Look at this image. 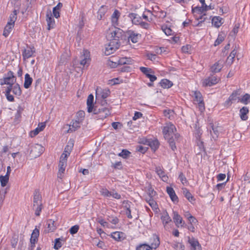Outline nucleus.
Segmentation results:
<instances>
[{"mask_svg":"<svg viewBox=\"0 0 250 250\" xmlns=\"http://www.w3.org/2000/svg\"><path fill=\"white\" fill-rule=\"evenodd\" d=\"M46 21L47 23V29L50 30L54 28L55 25V20L52 17V14L51 12L46 14Z\"/></svg>","mask_w":250,"mask_h":250,"instance_id":"a211bd4d","label":"nucleus"},{"mask_svg":"<svg viewBox=\"0 0 250 250\" xmlns=\"http://www.w3.org/2000/svg\"><path fill=\"white\" fill-rule=\"evenodd\" d=\"M160 84L164 88H169L173 85V83L167 79H163L161 81Z\"/></svg>","mask_w":250,"mask_h":250,"instance_id":"72a5a7b5","label":"nucleus"},{"mask_svg":"<svg viewBox=\"0 0 250 250\" xmlns=\"http://www.w3.org/2000/svg\"><path fill=\"white\" fill-rule=\"evenodd\" d=\"M240 102L247 104L250 102V95L249 94H245L242 97H240Z\"/></svg>","mask_w":250,"mask_h":250,"instance_id":"a18cd8bd","label":"nucleus"},{"mask_svg":"<svg viewBox=\"0 0 250 250\" xmlns=\"http://www.w3.org/2000/svg\"><path fill=\"white\" fill-rule=\"evenodd\" d=\"M236 50L235 49H234L230 53L229 56L228 57L227 59V62L229 64H231L233 62L234 58L236 54Z\"/></svg>","mask_w":250,"mask_h":250,"instance_id":"c03bdc74","label":"nucleus"},{"mask_svg":"<svg viewBox=\"0 0 250 250\" xmlns=\"http://www.w3.org/2000/svg\"><path fill=\"white\" fill-rule=\"evenodd\" d=\"M101 194L106 197H109L111 196L112 191H109L105 188H103L101 191Z\"/></svg>","mask_w":250,"mask_h":250,"instance_id":"5fc2aeb1","label":"nucleus"},{"mask_svg":"<svg viewBox=\"0 0 250 250\" xmlns=\"http://www.w3.org/2000/svg\"><path fill=\"white\" fill-rule=\"evenodd\" d=\"M194 101L197 104L200 111H202L205 109V105L201 93L199 91L194 92Z\"/></svg>","mask_w":250,"mask_h":250,"instance_id":"423d86ee","label":"nucleus"},{"mask_svg":"<svg viewBox=\"0 0 250 250\" xmlns=\"http://www.w3.org/2000/svg\"><path fill=\"white\" fill-rule=\"evenodd\" d=\"M188 242L190 244L191 250H197L201 249V246L198 241L194 237H188Z\"/></svg>","mask_w":250,"mask_h":250,"instance_id":"ddd939ff","label":"nucleus"},{"mask_svg":"<svg viewBox=\"0 0 250 250\" xmlns=\"http://www.w3.org/2000/svg\"><path fill=\"white\" fill-rule=\"evenodd\" d=\"M62 246V243L61 242V239L57 238L55 239V243L54 246V248L56 250H59Z\"/></svg>","mask_w":250,"mask_h":250,"instance_id":"13d9d810","label":"nucleus"},{"mask_svg":"<svg viewBox=\"0 0 250 250\" xmlns=\"http://www.w3.org/2000/svg\"><path fill=\"white\" fill-rule=\"evenodd\" d=\"M62 7V3L61 2H59L58 4L53 8V14L56 18H58L60 17V11Z\"/></svg>","mask_w":250,"mask_h":250,"instance_id":"c85d7f7f","label":"nucleus"},{"mask_svg":"<svg viewBox=\"0 0 250 250\" xmlns=\"http://www.w3.org/2000/svg\"><path fill=\"white\" fill-rule=\"evenodd\" d=\"M190 48L191 46L190 45H186L182 47V51L184 53H188L190 50Z\"/></svg>","mask_w":250,"mask_h":250,"instance_id":"774afa93","label":"nucleus"},{"mask_svg":"<svg viewBox=\"0 0 250 250\" xmlns=\"http://www.w3.org/2000/svg\"><path fill=\"white\" fill-rule=\"evenodd\" d=\"M179 179L183 184H184L187 182V179L182 172L180 173L179 175Z\"/></svg>","mask_w":250,"mask_h":250,"instance_id":"69168bd1","label":"nucleus"},{"mask_svg":"<svg viewBox=\"0 0 250 250\" xmlns=\"http://www.w3.org/2000/svg\"><path fill=\"white\" fill-rule=\"evenodd\" d=\"M34 52L35 51H33L31 48H29V49H24L22 52L23 58L24 59H25L32 57Z\"/></svg>","mask_w":250,"mask_h":250,"instance_id":"37998d69","label":"nucleus"},{"mask_svg":"<svg viewBox=\"0 0 250 250\" xmlns=\"http://www.w3.org/2000/svg\"><path fill=\"white\" fill-rule=\"evenodd\" d=\"M210 126L212 128V131H210V134L212 136V137L215 140L218 138L219 135V131L218 130V127H215L213 126L212 124H210Z\"/></svg>","mask_w":250,"mask_h":250,"instance_id":"ea45409f","label":"nucleus"},{"mask_svg":"<svg viewBox=\"0 0 250 250\" xmlns=\"http://www.w3.org/2000/svg\"><path fill=\"white\" fill-rule=\"evenodd\" d=\"M123 36L124 32L122 29L115 27L110 29V32L107 35L109 42L105 47V53L106 55L113 53L119 48L121 45L120 40L123 39Z\"/></svg>","mask_w":250,"mask_h":250,"instance_id":"f257e3e1","label":"nucleus"},{"mask_svg":"<svg viewBox=\"0 0 250 250\" xmlns=\"http://www.w3.org/2000/svg\"><path fill=\"white\" fill-rule=\"evenodd\" d=\"M173 247L177 250H184L185 246L180 243H176L174 244Z\"/></svg>","mask_w":250,"mask_h":250,"instance_id":"680f3d73","label":"nucleus"},{"mask_svg":"<svg viewBox=\"0 0 250 250\" xmlns=\"http://www.w3.org/2000/svg\"><path fill=\"white\" fill-rule=\"evenodd\" d=\"M241 90L239 89L233 91L228 99L225 102V105L229 107L236 102H240Z\"/></svg>","mask_w":250,"mask_h":250,"instance_id":"7ed1b4c3","label":"nucleus"},{"mask_svg":"<svg viewBox=\"0 0 250 250\" xmlns=\"http://www.w3.org/2000/svg\"><path fill=\"white\" fill-rule=\"evenodd\" d=\"M68 145H67L65 146L63 153L61 156L60 160V162H63L64 161L65 163H66L67 157L70 155V150L69 151L66 150V149L68 148Z\"/></svg>","mask_w":250,"mask_h":250,"instance_id":"4c0bfd02","label":"nucleus"},{"mask_svg":"<svg viewBox=\"0 0 250 250\" xmlns=\"http://www.w3.org/2000/svg\"><path fill=\"white\" fill-rule=\"evenodd\" d=\"M144 144H146L150 146L152 150L155 151L159 147V143L157 140H146V143Z\"/></svg>","mask_w":250,"mask_h":250,"instance_id":"5701e85b","label":"nucleus"},{"mask_svg":"<svg viewBox=\"0 0 250 250\" xmlns=\"http://www.w3.org/2000/svg\"><path fill=\"white\" fill-rule=\"evenodd\" d=\"M176 131V127L171 123H167L166 125L164 127L163 129L164 137L166 139H168L173 136V134Z\"/></svg>","mask_w":250,"mask_h":250,"instance_id":"39448f33","label":"nucleus"},{"mask_svg":"<svg viewBox=\"0 0 250 250\" xmlns=\"http://www.w3.org/2000/svg\"><path fill=\"white\" fill-rule=\"evenodd\" d=\"M223 19L219 16H215L212 19V23L216 27L218 28L223 24Z\"/></svg>","mask_w":250,"mask_h":250,"instance_id":"cd10ccee","label":"nucleus"},{"mask_svg":"<svg viewBox=\"0 0 250 250\" xmlns=\"http://www.w3.org/2000/svg\"><path fill=\"white\" fill-rule=\"evenodd\" d=\"M225 39V35L224 34H219L218 36L217 39L214 42V45L216 46L223 42Z\"/></svg>","mask_w":250,"mask_h":250,"instance_id":"de8ad7c7","label":"nucleus"},{"mask_svg":"<svg viewBox=\"0 0 250 250\" xmlns=\"http://www.w3.org/2000/svg\"><path fill=\"white\" fill-rule=\"evenodd\" d=\"M55 222L51 219L48 220L46 222V226H47V232L54 231L56 227L54 225Z\"/></svg>","mask_w":250,"mask_h":250,"instance_id":"f704fd0d","label":"nucleus"},{"mask_svg":"<svg viewBox=\"0 0 250 250\" xmlns=\"http://www.w3.org/2000/svg\"><path fill=\"white\" fill-rule=\"evenodd\" d=\"M39 234V230L36 228L33 231L32 233L31 234V236L30 238L31 244H35L37 242Z\"/></svg>","mask_w":250,"mask_h":250,"instance_id":"393cba45","label":"nucleus"},{"mask_svg":"<svg viewBox=\"0 0 250 250\" xmlns=\"http://www.w3.org/2000/svg\"><path fill=\"white\" fill-rule=\"evenodd\" d=\"M81 60L80 62V63L81 65H83V66L87 64V63H89L90 62V54L89 52L87 50H83V54L81 56Z\"/></svg>","mask_w":250,"mask_h":250,"instance_id":"9d476101","label":"nucleus"},{"mask_svg":"<svg viewBox=\"0 0 250 250\" xmlns=\"http://www.w3.org/2000/svg\"><path fill=\"white\" fill-rule=\"evenodd\" d=\"M79 229V226L75 225L70 229L69 232L71 234H74L78 231Z\"/></svg>","mask_w":250,"mask_h":250,"instance_id":"e2e57ef3","label":"nucleus"},{"mask_svg":"<svg viewBox=\"0 0 250 250\" xmlns=\"http://www.w3.org/2000/svg\"><path fill=\"white\" fill-rule=\"evenodd\" d=\"M82 119H79L78 120L73 121L71 122L69 125V128L67 131L68 133L72 132L75 131L77 129L80 127Z\"/></svg>","mask_w":250,"mask_h":250,"instance_id":"2eb2a0df","label":"nucleus"},{"mask_svg":"<svg viewBox=\"0 0 250 250\" xmlns=\"http://www.w3.org/2000/svg\"><path fill=\"white\" fill-rule=\"evenodd\" d=\"M146 201L149 204L152 208H156L157 204L156 202L153 199V198H146Z\"/></svg>","mask_w":250,"mask_h":250,"instance_id":"4d7b16f0","label":"nucleus"},{"mask_svg":"<svg viewBox=\"0 0 250 250\" xmlns=\"http://www.w3.org/2000/svg\"><path fill=\"white\" fill-rule=\"evenodd\" d=\"M9 177L7 175H5V176H2L1 175L0 176V183H1V186L2 187H5L8 182V180H9Z\"/></svg>","mask_w":250,"mask_h":250,"instance_id":"8fccbe9b","label":"nucleus"},{"mask_svg":"<svg viewBox=\"0 0 250 250\" xmlns=\"http://www.w3.org/2000/svg\"><path fill=\"white\" fill-rule=\"evenodd\" d=\"M110 93V91L108 89H102L101 88H97L96 92V99L98 100L100 98L103 100L106 99Z\"/></svg>","mask_w":250,"mask_h":250,"instance_id":"0eeeda50","label":"nucleus"},{"mask_svg":"<svg viewBox=\"0 0 250 250\" xmlns=\"http://www.w3.org/2000/svg\"><path fill=\"white\" fill-rule=\"evenodd\" d=\"M43 151V147L42 146L37 144L31 150V153L35 157L39 156Z\"/></svg>","mask_w":250,"mask_h":250,"instance_id":"dca6fc26","label":"nucleus"},{"mask_svg":"<svg viewBox=\"0 0 250 250\" xmlns=\"http://www.w3.org/2000/svg\"><path fill=\"white\" fill-rule=\"evenodd\" d=\"M125 208L126 209V214L128 218H132V216L131 214V210L129 205H125Z\"/></svg>","mask_w":250,"mask_h":250,"instance_id":"338daca9","label":"nucleus"},{"mask_svg":"<svg viewBox=\"0 0 250 250\" xmlns=\"http://www.w3.org/2000/svg\"><path fill=\"white\" fill-rule=\"evenodd\" d=\"M183 192L184 196L191 203H192L193 201H195V198L192 195L191 193L189 191L188 189L186 188H183Z\"/></svg>","mask_w":250,"mask_h":250,"instance_id":"2f4dec72","label":"nucleus"},{"mask_svg":"<svg viewBox=\"0 0 250 250\" xmlns=\"http://www.w3.org/2000/svg\"><path fill=\"white\" fill-rule=\"evenodd\" d=\"M147 149L148 147H144L142 146H138L136 147V150L143 154L145 153L147 151Z\"/></svg>","mask_w":250,"mask_h":250,"instance_id":"052dcab7","label":"nucleus"},{"mask_svg":"<svg viewBox=\"0 0 250 250\" xmlns=\"http://www.w3.org/2000/svg\"><path fill=\"white\" fill-rule=\"evenodd\" d=\"M160 244V241L159 236L155 234H153L149 239V244H148L149 247L151 248V250H155L159 247Z\"/></svg>","mask_w":250,"mask_h":250,"instance_id":"6e6552de","label":"nucleus"},{"mask_svg":"<svg viewBox=\"0 0 250 250\" xmlns=\"http://www.w3.org/2000/svg\"><path fill=\"white\" fill-rule=\"evenodd\" d=\"M120 13L117 10H115L111 16V21L114 25L118 24V19L120 17Z\"/></svg>","mask_w":250,"mask_h":250,"instance_id":"7c9ffc66","label":"nucleus"},{"mask_svg":"<svg viewBox=\"0 0 250 250\" xmlns=\"http://www.w3.org/2000/svg\"><path fill=\"white\" fill-rule=\"evenodd\" d=\"M128 17L131 19L133 24H140V23L142 22L141 17L138 15L137 14L133 13H130L128 15Z\"/></svg>","mask_w":250,"mask_h":250,"instance_id":"4be33fe9","label":"nucleus"},{"mask_svg":"<svg viewBox=\"0 0 250 250\" xmlns=\"http://www.w3.org/2000/svg\"><path fill=\"white\" fill-rule=\"evenodd\" d=\"M12 92L14 94L17 96H20L21 94V90L18 83H16L14 85H13Z\"/></svg>","mask_w":250,"mask_h":250,"instance_id":"79ce46f5","label":"nucleus"},{"mask_svg":"<svg viewBox=\"0 0 250 250\" xmlns=\"http://www.w3.org/2000/svg\"><path fill=\"white\" fill-rule=\"evenodd\" d=\"M219 79L216 76H211L204 81L203 85L205 86H211L217 83Z\"/></svg>","mask_w":250,"mask_h":250,"instance_id":"4468645a","label":"nucleus"},{"mask_svg":"<svg viewBox=\"0 0 250 250\" xmlns=\"http://www.w3.org/2000/svg\"><path fill=\"white\" fill-rule=\"evenodd\" d=\"M136 250H152L149 245L146 244H140L136 248Z\"/></svg>","mask_w":250,"mask_h":250,"instance_id":"603ef678","label":"nucleus"},{"mask_svg":"<svg viewBox=\"0 0 250 250\" xmlns=\"http://www.w3.org/2000/svg\"><path fill=\"white\" fill-rule=\"evenodd\" d=\"M106 11V8L104 6H102L99 9L98 12V19L99 20H101L103 16L104 15L105 12Z\"/></svg>","mask_w":250,"mask_h":250,"instance_id":"49530a36","label":"nucleus"},{"mask_svg":"<svg viewBox=\"0 0 250 250\" xmlns=\"http://www.w3.org/2000/svg\"><path fill=\"white\" fill-rule=\"evenodd\" d=\"M33 79L28 73L25 75V80L24 83V87L25 88H28L32 83Z\"/></svg>","mask_w":250,"mask_h":250,"instance_id":"473e14b6","label":"nucleus"},{"mask_svg":"<svg viewBox=\"0 0 250 250\" xmlns=\"http://www.w3.org/2000/svg\"><path fill=\"white\" fill-rule=\"evenodd\" d=\"M9 20H12V21L15 22L17 19V12L16 10H14L9 16Z\"/></svg>","mask_w":250,"mask_h":250,"instance_id":"bf43d9fd","label":"nucleus"},{"mask_svg":"<svg viewBox=\"0 0 250 250\" xmlns=\"http://www.w3.org/2000/svg\"><path fill=\"white\" fill-rule=\"evenodd\" d=\"M18 241V237L14 236L12 237L11 240V246L13 248H15L17 246Z\"/></svg>","mask_w":250,"mask_h":250,"instance_id":"0e129e2a","label":"nucleus"},{"mask_svg":"<svg viewBox=\"0 0 250 250\" xmlns=\"http://www.w3.org/2000/svg\"><path fill=\"white\" fill-rule=\"evenodd\" d=\"M161 219L165 227L171 221V219L167 212H166L162 215Z\"/></svg>","mask_w":250,"mask_h":250,"instance_id":"58836bf2","label":"nucleus"},{"mask_svg":"<svg viewBox=\"0 0 250 250\" xmlns=\"http://www.w3.org/2000/svg\"><path fill=\"white\" fill-rule=\"evenodd\" d=\"M155 171L163 181H167L168 177L165 175V172L163 168L160 167H157L155 168Z\"/></svg>","mask_w":250,"mask_h":250,"instance_id":"aec40b11","label":"nucleus"},{"mask_svg":"<svg viewBox=\"0 0 250 250\" xmlns=\"http://www.w3.org/2000/svg\"><path fill=\"white\" fill-rule=\"evenodd\" d=\"M94 96L92 94H90L87 99V111L89 113L92 112L94 109L93 105Z\"/></svg>","mask_w":250,"mask_h":250,"instance_id":"6ab92c4d","label":"nucleus"},{"mask_svg":"<svg viewBox=\"0 0 250 250\" xmlns=\"http://www.w3.org/2000/svg\"><path fill=\"white\" fill-rule=\"evenodd\" d=\"M249 109L246 106H244L240 110V118L243 121H246L248 117L247 116L248 113H249Z\"/></svg>","mask_w":250,"mask_h":250,"instance_id":"b1692460","label":"nucleus"},{"mask_svg":"<svg viewBox=\"0 0 250 250\" xmlns=\"http://www.w3.org/2000/svg\"><path fill=\"white\" fill-rule=\"evenodd\" d=\"M167 139L168 140V142L170 147H171V149L174 151L176 149V146H175L176 142L174 141L173 136H171V137Z\"/></svg>","mask_w":250,"mask_h":250,"instance_id":"09e8293b","label":"nucleus"},{"mask_svg":"<svg viewBox=\"0 0 250 250\" xmlns=\"http://www.w3.org/2000/svg\"><path fill=\"white\" fill-rule=\"evenodd\" d=\"M208 10V5L202 6L201 7L196 6L192 8V11L193 13H197L199 14H201L204 11Z\"/></svg>","mask_w":250,"mask_h":250,"instance_id":"c9c22d12","label":"nucleus"},{"mask_svg":"<svg viewBox=\"0 0 250 250\" xmlns=\"http://www.w3.org/2000/svg\"><path fill=\"white\" fill-rule=\"evenodd\" d=\"M164 116L169 119H171V117H173L174 112L172 110L166 109L163 111Z\"/></svg>","mask_w":250,"mask_h":250,"instance_id":"864d4df0","label":"nucleus"},{"mask_svg":"<svg viewBox=\"0 0 250 250\" xmlns=\"http://www.w3.org/2000/svg\"><path fill=\"white\" fill-rule=\"evenodd\" d=\"M124 233L122 232L115 231L111 233V237L117 241H121L124 239Z\"/></svg>","mask_w":250,"mask_h":250,"instance_id":"bb28decb","label":"nucleus"},{"mask_svg":"<svg viewBox=\"0 0 250 250\" xmlns=\"http://www.w3.org/2000/svg\"><path fill=\"white\" fill-rule=\"evenodd\" d=\"M66 166V163H65L64 161L63 162H59V172L58 173V177L60 178H62V174L64 173V171L65 169V167Z\"/></svg>","mask_w":250,"mask_h":250,"instance_id":"a878e982","label":"nucleus"},{"mask_svg":"<svg viewBox=\"0 0 250 250\" xmlns=\"http://www.w3.org/2000/svg\"><path fill=\"white\" fill-rule=\"evenodd\" d=\"M132 60L130 58H122L118 61V64L119 65H124L125 64H131Z\"/></svg>","mask_w":250,"mask_h":250,"instance_id":"a19ab883","label":"nucleus"},{"mask_svg":"<svg viewBox=\"0 0 250 250\" xmlns=\"http://www.w3.org/2000/svg\"><path fill=\"white\" fill-rule=\"evenodd\" d=\"M223 65L222 64V62H220V61H219L217 62H215L210 67V71L213 73H216L219 72L223 68Z\"/></svg>","mask_w":250,"mask_h":250,"instance_id":"412c9836","label":"nucleus"},{"mask_svg":"<svg viewBox=\"0 0 250 250\" xmlns=\"http://www.w3.org/2000/svg\"><path fill=\"white\" fill-rule=\"evenodd\" d=\"M167 194L169 195L171 200L173 202H178V198L177 196L176 195L174 190L173 188L171 187H167Z\"/></svg>","mask_w":250,"mask_h":250,"instance_id":"f3484780","label":"nucleus"},{"mask_svg":"<svg viewBox=\"0 0 250 250\" xmlns=\"http://www.w3.org/2000/svg\"><path fill=\"white\" fill-rule=\"evenodd\" d=\"M5 80L7 85H13L16 82V78L14 75V73L12 71H9L8 72L5 74L3 77Z\"/></svg>","mask_w":250,"mask_h":250,"instance_id":"9b49d317","label":"nucleus"},{"mask_svg":"<svg viewBox=\"0 0 250 250\" xmlns=\"http://www.w3.org/2000/svg\"><path fill=\"white\" fill-rule=\"evenodd\" d=\"M129 36L128 37V40H130L133 43H136L138 41L139 37L141 36V35L138 33H135L133 31H129Z\"/></svg>","mask_w":250,"mask_h":250,"instance_id":"c756f323","label":"nucleus"},{"mask_svg":"<svg viewBox=\"0 0 250 250\" xmlns=\"http://www.w3.org/2000/svg\"><path fill=\"white\" fill-rule=\"evenodd\" d=\"M147 194L149 196L148 198H152L156 195V192L154 190L153 188L150 186L147 189Z\"/></svg>","mask_w":250,"mask_h":250,"instance_id":"6e6d98bb","label":"nucleus"},{"mask_svg":"<svg viewBox=\"0 0 250 250\" xmlns=\"http://www.w3.org/2000/svg\"><path fill=\"white\" fill-rule=\"evenodd\" d=\"M14 27V26H13V24L7 23L4 27L3 35L5 37H8Z\"/></svg>","mask_w":250,"mask_h":250,"instance_id":"e433bc0d","label":"nucleus"},{"mask_svg":"<svg viewBox=\"0 0 250 250\" xmlns=\"http://www.w3.org/2000/svg\"><path fill=\"white\" fill-rule=\"evenodd\" d=\"M42 208V196L38 189H36L33 195V209L35 211V215L40 216V212Z\"/></svg>","mask_w":250,"mask_h":250,"instance_id":"f03ea898","label":"nucleus"},{"mask_svg":"<svg viewBox=\"0 0 250 250\" xmlns=\"http://www.w3.org/2000/svg\"><path fill=\"white\" fill-rule=\"evenodd\" d=\"M131 152L127 149H123L122 152L119 154V156L124 159L129 157Z\"/></svg>","mask_w":250,"mask_h":250,"instance_id":"3c124183","label":"nucleus"},{"mask_svg":"<svg viewBox=\"0 0 250 250\" xmlns=\"http://www.w3.org/2000/svg\"><path fill=\"white\" fill-rule=\"evenodd\" d=\"M95 114L98 115V118L99 119L103 120L106 118L110 114V110L106 107H101L98 108L97 106L94 107L93 111Z\"/></svg>","mask_w":250,"mask_h":250,"instance_id":"20e7f679","label":"nucleus"},{"mask_svg":"<svg viewBox=\"0 0 250 250\" xmlns=\"http://www.w3.org/2000/svg\"><path fill=\"white\" fill-rule=\"evenodd\" d=\"M173 214V219L175 225L178 228L185 227V222L182 217L177 212H174Z\"/></svg>","mask_w":250,"mask_h":250,"instance_id":"1a4fd4ad","label":"nucleus"},{"mask_svg":"<svg viewBox=\"0 0 250 250\" xmlns=\"http://www.w3.org/2000/svg\"><path fill=\"white\" fill-rule=\"evenodd\" d=\"M140 70L145 75H146V77L149 79L151 82H153L157 79V77L153 75L150 74L149 73L151 72V69L150 68L145 67H141Z\"/></svg>","mask_w":250,"mask_h":250,"instance_id":"f8f14e48","label":"nucleus"}]
</instances>
